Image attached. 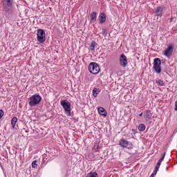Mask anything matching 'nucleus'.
Segmentation results:
<instances>
[{"instance_id":"obj_28","label":"nucleus","mask_w":177,"mask_h":177,"mask_svg":"<svg viewBox=\"0 0 177 177\" xmlns=\"http://www.w3.org/2000/svg\"><path fill=\"white\" fill-rule=\"evenodd\" d=\"M153 175L156 176L157 175V171H156L155 170L153 171V172L152 173Z\"/></svg>"},{"instance_id":"obj_30","label":"nucleus","mask_w":177,"mask_h":177,"mask_svg":"<svg viewBox=\"0 0 177 177\" xmlns=\"http://www.w3.org/2000/svg\"><path fill=\"white\" fill-rule=\"evenodd\" d=\"M174 19H175V18H171L170 19V23H172V21H174Z\"/></svg>"},{"instance_id":"obj_20","label":"nucleus","mask_w":177,"mask_h":177,"mask_svg":"<svg viewBox=\"0 0 177 177\" xmlns=\"http://www.w3.org/2000/svg\"><path fill=\"white\" fill-rule=\"evenodd\" d=\"M95 46H96V41H91V44L88 47L89 50H95Z\"/></svg>"},{"instance_id":"obj_14","label":"nucleus","mask_w":177,"mask_h":177,"mask_svg":"<svg viewBox=\"0 0 177 177\" xmlns=\"http://www.w3.org/2000/svg\"><path fill=\"white\" fill-rule=\"evenodd\" d=\"M91 21L95 23L96 21V19H97V13L96 12H93L90 14Z\"/></svg>"},{"instance_id":"obj_32","label":"nucleus","mask_w":177,"mask_h":177,"mask_svg":"<svg viewBox=\"0 0 177 177\" xmlns=\"http://www.w3.org/2000/svg\"><path fill=\"white\" fill-rule=\"evenodd\" d=\"M143 115V112L139 114V117H142Z\"/></svg>"},{"instance_id":"obj_9","label":"nucleus","mask_w":177,"mask_h":177,"mask_svg":"<svg viewBox=\"0 0 177 177\" xmlns=\"http://www.w3.org/2000/svg\"><path fill=\"white\" fill-rule=\"evenodd\" d=\"M144 118L146 120V121H150L151 120V117H153V113H151V111L150 110H145L143 112Z\"/></svg>"},{"instance_id":"obj_23","label":"nucleus","mask_w":177,"mask_h":177,"mask_svg":"<svg viewBox=\"0 0 177 177\" xmlns=\"http://www.w3.org/2000/svg\"><path fill=\"white\" fill-rule=\"evenodd\" d=\"M32 168H37V160H34V161L32 162Z\"/></svg>"},{"instance_id":"obj_26","label":"nucleus","mask_w":177,"mask_h":177,"mask_svg":"<svg viewBox=\"0 0 177 177\" xmlns=\"http://www.w3.org/2000/svg\"><path fill=\"white\" fill-rule=\"evenodd\" d=\"M162 162V161L158 160V162H157V165L161 166Z\"/></svg>"},{"instance_id":"obj_7","label":"nucleus","mask_w":177,"mask_h":177,"mask_svg":"<svg viewBox=\"0 0 177 177\" xmlns=\"http://www.w3.org/2000/svg\"><path fill=\"white\" fill-rule=\"evenodd\" d=\"M46 35L45 34V30L44 29H38L37 34V40L39 44H44L46 41Z\"/></svg>"},{"instance_id":"obj_4","label":"nucleus","mask_w":177,"mask_h":177,"mask_svg":"<svg viewBox=\"0 0 177 177\" xmlns=\"http://www.w3.org/2000/svg\"><path fill=\"white\" fill-rule=\"evenodd\" d=\"M174 48H175V45L174 44H167V48L162 51L163 56H166L168 59H171L174 52Z\"/></svg>"},{"instance_id":"obj_25","label":"nucleus","mask_w":177,"mask_h":177,"mask_svg":"<svg viewBox=\"0 0 177 177\" xmlns=\"http://www.w3.org/2000/svg\"><path fill=\"white\" fill-rule=\"evenodd\" d=\"M102 33H103L104 35H107V30H106V29H102Z\"/></svg>"},{"instance_id":"obj_5","label":"nucleus","mask_w":177,"mask_h":177,"mask_svg":"<svg viewBox=\"0 0 177 177\" xmlns=\"http://www.w3.org/2000/svg\"><path fill=\"white\" fill-rule=\"evenodd\" d=\"M153 70L156 74L161 73V59L160 58H155L153 59Z\"/></svg>"},{"instance_id":"obj_2","label":"nucleus","mask_w":177,"mask_h":177,"mask_svg":"<svg viewBox=\"0 0 177 177\" xmlns=\"http://www.w3.org/2000/svg\"><path fill=\"white\" fill-rule=\"evenodd\" d=\"M61 106H62L65 114L70 117L71 115V103H70L67 100H63L60 102Z\"/></svg>"},{"instance_id":"obj_1","label":"nucleus","mask_w":177,"mask_h":177,"mask_svg":"<svg viewBox=\"0 0 177 177\" xmlns=\"http://www.w3.org/2000/svg\"><path fill=\"white\" fill-rule=\"evenodd\" d=\"M41 100H42L41 95L38 93L35 94L28 98L29 106H30V107H34L35 106H37V104H39Z\"/></svg>"},{"instance_id":"obj_17","label":"nucleus","mask_w":177,"mask_h":177,"mask_svg":"<svg viewBox=\"0 0 177 177\" xmlns=\"http://www.w3.org/2000/svg\"><path fill=\"white\" fill-rule=\"evenodd\" d=\"M85 177H99V175L96 171H90Z\"/></svg>"},{"instance_id":"obj_35","label":"nucleus","mask_w":177,"mask_h":177,"mask_svg":"<svg viewBox=\"0 0 177 177\" xmlns=\"http://www.w3.org/2000/svg\"><path fill=\"white\" fill-rule=\"evenodd\" d=\"M166 171H168V167H166Z\"/></svg>"},{"instance_id":"obj_31","label":"nucleus","mask_w":177,"mask_h":177,"mask_svg":"<svg viewBox=\"0 0 177 177\" xmlns=\"http://www.w3.org/2000/svg\"><path fill=\"white\" fill-rule=\"evenodd\" d=\"M98 148H99V145H95V146L94 147V149H97Z\"/></svg>"},{"instance_id":"obj_19","label":"nucleus","mask_w":177,"mask_h":177,"mask_svg":"<svg viewBox=\"0 0 177 177\" xmlns=\"http://www.w3.org/2000/svg\"><path fill=\"white\" fill-rule=\"evenodd\" d=\"M146 130V125H145V124H140L138 125V131L140 132H144V131Z\"/></svg>"},{"instance_id":"obj_16","label":"nucleus","mask_w":177,"mask_h":177,"mask_svg":"<svg viewBox=\"0 0 177 177\" xmlns=\"http://www.w3.org/2000/svg\"><path fill=\"white\" fill-rule=\"evenodd\" d=\"M13 0H3V6H12Z\"/></svg>"},{"instance_id":"obj_18","label":"nucleus","mask_w":177,"mask_h":177,"mask_svg":"<svg viewBox=\"0 0 177 177\" xmlns=\"http://www.w3.org/2000/svg\"><path fill=\"white\" fill-rule=\"evenodd\" d=\"M16 122H17V118L13 117L11 120V125L13 129H15V127H16Z\"/></svg>"},{"instance_id":"obj_15","label":"nucleus","mask_w":177,"mask_h":177,"mask_svg":"<svg viewBox=\"0 0 177 177\" xmlns=\"http://www.w3.org/2000/svg\"><path fill=\"white\" fill-rule=\"evenodd\" d=\"M93 96L94 97H97V95H99V93H100L101 92V90L100 88H94L93 89Z\"/></svg>"},{"instance_id":"obj_3","label":"nucleus","mask_w":177,"mask_h":177,"mask_svg":"<svg viewBox=\"0 0 177 177\" xmlns=\"http://www.w3.org/2000/svg\"><path fill=\"white\" fill-rule=\"evenodd\" d=\"M88 71L91 74H99L100 73V66L96 62H91L88 65Z\"/></svg>"},{"instance_id":"obj_21","label":"nucleus","mask_w":177,"mask_h":177,"mask_svg":"<svg viewBox=\"0 0 177 177\" xmlns=\"http://www.w3.org/2000/svg\"><path fill=\"white\" fill-rule=\"evenodd\" d=\"M156 84L158 85H159L160 86H164V81L161 80H157L156 81Z\"/></svg>"},{"instance_id":"obj_11","label":"nucleus","mask_w":177,"mask_h":177,"mask_svg":"<svg viewBox=\"0 0 177 177\" xmlns=\"http://www.w3.org/2000/svg\"><path fill=\"white\" fill-rule=\"evenodd\" d=\"M98 19L100 24H103L106 21V14L104 12H100Z\"/></svg>"},{"instance_id":"obj_13","label":"nucleus","mask_w":177,"mask_h":177,"mask_svg":"<svg viewBox=\"0 0 177 177\" xmlns=\"http://www.w3.org/2000/svg\"><path fill=\"white\" fill-rule=\"evenodd\" d=\"M162 10H164V8H162L161 6L157 7L155 10L156 16L161 17V16H162Z\"/></svg>"},{"instance_id":"obj_24","label":"nucleus","mask_w":177,"mask_h":177,"mask_svg":"<svg viewBox=\"0 0 177 177\" xmlns=\"http://www.w3.org/2000/svg\"><path fill=\"white\" fill-rule=\"evenodd\" d=\"M3 114H5V112H3V110L0 109V120L3 117Z\"/></svg>"},{"instance_id":"obj_27","label":"nucleus","mask_w":177,"mask_h":177,"mask_svg":"<svg viewBox=\"0 0 177 177\" xmlns=\"http://www.w3.org/2000/svg\"><path fill=\"white\" fill-rule=\"evenodd\" d=\"M149 125L153 126V125H154V122H153V121H150V122H149Z\"/></svg>"},{"instance_id":"obj_22","label":"nucleus","mask_w":177,"mask_h":177,"mask_svg":"<svg viewBox=\"0 0 177 177\" xmlns=\"http://www.w3.org/2000/svg\"><path fill=\"white\" fill-rule=\"evenodd\" d=\"M167 154V152H164L163 154L162 155V157L160 158L159 160L163 162L164 161V158H165V155Z\"/></svg>"},{"instance_id":"obj_34","label":"nucleus","mask_w":177,"mask_h":177,"mask_svg":"<svg viewBox=\"0 0 177 177\" xmlns=\"http://www.w3.org/2000/svg\"><path fill=\"white\" fill-rule=\"evenodd\" d=\"M154 176H155L154 174H152L149 177H154Z\"/></svg>"},{"instance_id":"obj_8","label":"nucleus","mask_w":177,"mask_h":177,"mask_svg":"<svg viewBox=\"0 0 177 177\" xmlns=\"http://www.w3.org/2000/svg\"><path fill=\"white\" fill-rule=\"evenodd\" d=\"M119 64L120 67H123V68H125V67H127L128 65V59L125 54L120 55L119 57Z\"/></svg>"},{"instance_id":"obj_29","label":"nucleus","mask_w":177,"mask_h":177,"mask_svg":"<svg viewBox=\"0 0 177 177\" xmlns=\"http://www.w3.org/2000/svg\"><path fill=\"white\" fill-rule=\"evenodd\" d=\"M160 165H156V166L155 167V168H157L158 169H160Z\"/></svg>"},{"instance_id":"obj_6","label":"nucleus","mask_w":177,"mask_h":177,"mask_svg":"<svg viewBox=\"0 0 177 177\" xmlns=\"http://www.w3.org/2000/svg\"><path fill=\"white\" fill-rule=\"evenodd\" d=\"M119 146H120V147L122 149H129V150L133 149V145H132V142L124 138L120 140Z\"/></svg>"},{"instance_id":"obj_10","label":"nucleus","mask_w":177,"mask_h":177,"mask_svg":"<svg viewBox=\"0 0 177 177\" xmlns=\"http://www.w3.org/2000/svg\"><path fill=\"white\" fill-rule=\"evenodd\" d=\"M3 9L6 13H8V15L13 13V8H12V6H3Z\"/></svg>"},{"instance_id":"obj_12","label":"nucleus","mask_w":177,"mask_h":177,"mask_svg":"<svg viewBox=\"0 0 177 177\" xmlns=\"http://www.w3.org/2000/svg\"><path fill=\"white\" fill-rule=\"evenodd\" d=\"M97 111H98V113L100 115H102L103 117H106L107 115V111H106V109L102 106H100L98 109H97Z\"/></svg>"},{"instance_id":"obj_33","label":"nucleus","mask_w":177,"mask_h":177,"mask_svg":"<svg viewBox=\"0 0 177 177\" xmlns=\"http://www.w3.org/2000/svg\"><path fill=\"white\" fill-rule=\"evenodd\" d=\"M154 171H156V172H158V169H157V167H155Z\"/></svg>"}]
</instances>
